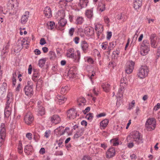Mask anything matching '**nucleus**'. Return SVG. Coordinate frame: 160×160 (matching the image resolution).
I'll list each match as a JSON object with an SVG mask.
<instances>
[{"instance_id": "obj_16", "label": "nucleus", "mask_w": 160, "mask_h": 160, "mask_svg": "<svg viewBox=\"0 0 160 160\" xmlns=\"http://www.w3.org/2000/svg\"><path fill=\"white\" fill-rule=\"evenodd\" d=\"M45 16L47 18H49L52 17V11L50 8L49 7H46L43 10Z\"/></svg>"}, {"instance_id": "obj_56", "label": "nucleus", "mask_w": 160, "mask_h": 160, "mask_svg": "<svg viewBox=\"0 0 160 160\" xmlns=\"http://www.w3.org/2000/svg\"><path fill=\"white\" fill-rule=\"evenodd\" d=\"M46 41L44 38H42L40 39V44L41 45H43L46 44Z\"/></svg>"}, {"instance_id": "obj_24", "label": "nucleus", "mask_w": 160, "mask_h": 160, "mask_svg": "<svg viewBox=\"0 0 160 160\" xmlns=\"http://www.w3.org/2000/svg\"><path fill=\"white\" fill-rule=\"evenodd\" d=\"M149 51V48H146L143 46H141L140 53L142 55H146L148 53Z\"/></svg>"}, {"instance_id": "obj_57", "label": "nucleus", "mask_w": 160, "mask_h": 160, "mask_svg": "<svg viewBox=\"0 0 160 160\" xmlns=\"http://www.w3.org/2000/svg\"><path fill=\"white\" fill-rule=\"evenodd\" d=\"M112 36V33L111 32H108L107 34V38L108 40H109Z\"/></svg>"}, {"instance_id": "obj_18", "label": "nucleus", "mask_w": 160, "mask_h": 160, "mask_svg": "<svg viewBox=\"0 0 160 160\" xmlns=\"http://www.w3.org/2000/svg\"><path fill=\"white\" fill-rule=\"evenodd\" d=\"M142 0H136L133 2V7L135 9H138L142 5Z\"/></svg>"}, {"instance_id": "obj_37", "label": "nucleus", "mask_w": 160, "mask_h": 160, "mask_svg": "<svg viewBox=\"0 0 160 160\" xmlns=\"http://www.w3.org/2000/svg\"><path fill=\"white\" fill-rule=\"evenodd\" d=\"M85 62H87L89 64H92L94 63V61L93 59L89 57H87L84 58Z\"/></svg>"}, {"instance_id": "obj_8", "label": "nucleus", "mask_w": 160, "mask_h": 160, "mask_svg": "<svg viewBox=\"0 0 160 160\" xmlns=\"http://www.w3.org/2000/svg\"><path fill=\"white\" fill-rule=\"evenodd\" d=\"M13 101L12 93L11 92H9L7 93L6 98V106H11L12 103Z\"/></svg>"}, {"instance_id": "obj_29", "label": "nucleus", "mask_w": 160, "mask_h": 160, "mask_svg": "<svg viewBox=\"0 0 160 160\" xmlns=\"http://www.w3.org/2000/svg\"><path fill=\"white\" fill-rule=\"evenodd\" d=\"M76 53V54L74 55V61L76 62H79L81 57V52L79 50H77Z\"/></svg>"}, {"instance_id": "obj_30", "label": "nucleus", "mask_w": 160, "mask_h": 160, "mask_svg": "<svg viewBox=\"0 0 160 160\" xmlns=\"http://www.w3.org/2000/svg\"><path fill=\"white\" fill-rule=\"evenodd\" d=\"M102 87L103 90L106 92H109L110 89V85L108 83H103Z\"/></svg>"}, {"instance_id": "obj_50", "label": "nucleus", "mask_w": 160, "mask_h": 160, "mask_svg": "<svg viewBox=\"0 0 160 160\" xmlns=\"http://www.w3.org/2000/svg\"><path fill=\"white\" fill-rule=\"evenodd\" d=\"M108 43V42H103L101 45L102 48L103 50H105L107 48Z\"/></svg>"}, {"instance_id": "obj_35", "label": "nucleus", "mask_w": 160, "mask_h": 160, "mask_svg": "<svg viewBox=\"0 0 160 160\" xmlns=\"http://www.w3.org/2000/svg\"><path fill=\"white\" fill-rule=\"evenodd\" d=\"M70 51H72L71 49H70L69 51H68L66 53L67 56L68 57L72 58L74 61V54L73 53H71Z\"/></svg>"}, {"instance_id": "obj_27", "label": "nucleus", "mask_w": 160, "mask_h": 160, "mask_svg": "<svg viewBox=\"0 0 160 160\" xmlns=\"http://www.w3.org/2000/svg\"><path fill=\"white\" fill-rule=\"evenodd\" d=\"M98 9L101 12L104 11L105 9V4L102 2H99L98 5Z\"/></svg>"}, {"instance_id": "obj_40", "label": "nucleus", "mask_w": 160, "mask_h": 160, "mask_svg": "<svg viewBox=\"0 0 160 160\" xmlns=\"http://www.w3.org/2000/svg\"><path fill=\"white\" fill-rule=\"evenodd\" d=\"M134 65L135 63L134 62L132 61H129L127 62L126 65V67H129V68L132 67V68H134Z\"/></svg>"}, {"instance_id": "obj_20", "label": "nucleus", "mask_w": 160, "mask_h": 160, "mask_svg": "<svg viewBox=\"0 0 160 160\" xmlns=\"http://www.w3.org/2000/svg\"><path fill=\"white\" fill-rule=\"evenodd\" d=\"M85 15L88 18L90 19L92 18L93 16V8L86 10Z\"/></svg>"}, {"instance_id": "obj_19", "label": "nucleus", "mask_w": 160, "mask_h": 160, "mask_svg": "<svg viewBox=\"0 0 160 160\" xmlns=\"http://www.w3.org/2000/svg\"><path fill=\"white\" fill-rule=\"evenodd\" d=\"M88 0H79L78 6L82 9L86 7L88 3Z\"/></svg>"}, {"instance_id": "obj_54", "label": "nucleus", "mask_w": 160, "mask_h": 160, "mask_svg": "<svg viewBox=\"0 0 160 160\" xmlns=\"http://www.w3.org/2000/svg\"><path fill=\"white\" fill-rule=\"evenodd\" d=\"M42 83V78H40L38 79L37 81V82L36 84V86H37L38 85H41Z\"/></svg>"}, {"instance_id": "obj_51", "label": "nucleus", "mask_w": 160, "mask_h": 160, "mask_svg": "<svg viewBox=\"0 0 160 160\" xmlns=\"http://www.w3.org/2000/svg\"><path fill=\"white\" fill-rule=\"evenodd\" d=\"M26 137L29 140H31L32 139V134L31 133H28L26 134Z\"/></svg>"}, {"instance_id": "obj_9", "label": "nucleus", "mask_w": 160, "mask_h": 160, "mask_svg": "<svg viewBox=\"0 0 160 160\" xmlns=\"http://www.w3.org/2000/svg\"><path fill=\"white\" fill-rule=\"evenodd\" d=\"M77 114L76 111L73 108L67 111L68 117L69 119H74L76 116Z\"/></svg>"}, {"instance_id": "obj_22", "label": "nucleus", "mask_w": 160, "mask_h": 160, "mask_svg": "<svg viewBox=\"0 0 160 160\" xmlns=\"http://www.w3.org/2000/svg\"><path fill=\"white\" fill-rule=\"evenodd\" d=\"M84 21V18L82 17L77 16L75 18V23L76 24H82Z\"/></svg>"}, {"instance_id": "obj_14", "label": "nucleus", "mask_w": 160, "mask_h": 160, "mask_svg": "<svg viewBox=\"0 0 160 160\" xmlns=\"http://www.w3.org/2000/svg\"><path fill=\"white\" fill-rule=\"evenodd\" d=\"M50 120L52 123L56 124L60 122L61 119L58 115H54L51 117Z\"/></svg>"}, {"instance_id": "obj_45", "label": "nucleus", "mask_w": 160, "mask_h": 160, "mask_svg": "<svg viewBox=\"0 0 160 160\" xmlns=\"http://www.w3.org/2000/svg\"><path fill=\"white\" fill-rule=\"evenodd\" d=\"M64 128V127H63L62 126L59 127L55 130V132L58 135V133L61 132L62 130Z\"/></svg>"}, {"instance_id": "obj_13", "label": "nucleus", "mask_w": 160, "mask_h": 160, "mask_svg": "<svg viewBox=\"0 0 160 160\" xmlns=\"http://www.w3.org/2000/svg\"><path fill=\"white\" fill-rule=\"evenodd\" d=\"M66 100L64 95H58L56 98L55 100L57 103L60 105L64 103Z\"/></svg>"}, {"instance_id": "obj_38", "label": "nucleus", "mask_w": 160, "mask_h": 160, "mask_svg": "<svg viewBox=\"0 0 160 160\" xmlns=\"http://www.w3.org/2000/svg\"><path fill=\"white\" fill-rule=\"evenodd\" d=\"M16 72H13L12 74V84L13 86H15L16 83Z\"/></svg>"}, {"instance_id": "obj_7", "label": "nucleus", "mask_w": 160, "mask_h": 160, "mask_svg": "<svg viewBox=\"0 0 160 160\" xmlns=\"http://www.w3.org/2000/svg\"><path fill=\"white\" fill-rule=\"evenodd\" d=\"M18 45L20 46L19 49H21L23 48H28V45L29 44V42L27 41L25 38H23L22 40L18 41Z\"/></svg>"}, {"instance_id": "obj_12", "label": "nucleus", "mask_w": 160, "mask_h": 160, "mask_svg": "<svg viewBox=\"0 0 160 160\" xmlns=\"http://www.w3.org/2000/svg\"><path fill=\"white\" fill-rule=\"evenodd\" d=\"M24 91L25 95L28 97H31L33 95L32 87L26 86L24 88Z\"/></svg>"}, {"instance_id": "obj_4", "label": "nucleus", "mask_w": 160, "mask_h": 160, "mask_svg": "<svg viewBox=\"0 0 160 160\" xmlns=\"http://www.w3.org/2000/svg\"><path fill=\"white\" fill-rule=\"evenodd\" d=\"M6 134L5 124L3 123H2L0 128V147H1L4 143Z\"/></svg>"}, {"instance_id": "obj_31", "label": "nucleus", "mask_w": 160, "mask_h": 160, "mask_svg": "<svg viewBox=\"0 0 160 160\" xmlns=\"http://www.w3.org/2000/svg\"><path fill=\"white\" fill-rule=\"evenodd\" d=\"M95 30L96 31H103V26L102 24L98 23H95Z\"/></svg>"}, {"instance_id": "obj_34", "label": "nucleus", "mask_w": 160, "mask_h": 160, "mask_svg": "<svg viewBox=\"0 0 160 160\" xmlns=\"http://www.w3.org/2000/svg\"><path fill=\"white\" fill-rule=\"evenodd\" d=\"M95 75V72L93 71L91 73H90L88 75L89 78L92 83H93V79L96 78Z\"/></svg>"}, {"instance_id": "obj_52", "label": "nucleus", "mask_w": 160, "mask_h": 160, "mask_svg": "<svg viewBox=\"0 0 160 160\" xmlns=\"http://www.w3.org/2000/svg\"><path fill=\"white\" fill-rule=\"evenodd\" d=\"M156 41H151V46L153 48H156Z\"/></svg>"}, {"instance_id": "obj_41", "label": "nucleus", "mask_w": 160, "mask_h": 160, "mask_svg": "<svg viewBox=\"0 0 160 160\" xmlns=\"http://www.w3.org/2000/svg\"><path fill=\"white\" fill-rule=\"evenodd\" d=\"M47 25L48 26V28L52 30L55 26V23L51 21L47 23Z\"/></svg>"}, {"instance_id": "obj_11", "label": "nucleus", "mask_w": 160, "mask_h": 160, "mask_svg": "<svg viewBox=\"0 0 160 160\" xmlns=\"http://www.w3.org/2000/svg\"><path fill=\"white\" fill-rule=\"evenodd\" d=\"M80 46L83 52L85 53H86L89 48L88 44L85 41L83 40L81 42Z\"/></svg>"}, {"instance_id": "obj_17", "label": "nucleus", "mask_w": 160, "mask_h": 160, "mask_svg": "<svg viewBox=\"0 0 160 160\" xmlns=\"http://www.w3.org/2000/svg\"><path fill=\"white\" fill-rule=\"evenodd\" d=\"M11 113V106H6L4 109V116L6 118H8Z\"/></svg>"}, {"instance_id": "obj_42", "label": "nucleus", "mask_w": 160, "mask_h": 160, "mask_svg": "<svg viewBox=\"0 0 160 160\" xmlns=\"http://www.w3.org/2000/svg\"><path fill=\"white\" fill-rule=\"evenodd\" d=\"M50 58L51 60H54L56 58L55 53L52 51H50L49 53Z\"/></svg>"}, {"instance_id": "obj_60", "label": "nucleus", "mask_w": 160, "mask_h": 160, "mask_svg": "<svg viewBox=\"0 0 160 160\" xmlns=\"http://www.w3.org/2000/svg\"><path fill=\"white\" fill-rule=\"evenodd\" d=\"M96 31L97 36V37L98 38H99V37H100V35H103V34L102 33V32L103 31Z\"/></svg>"}, {"instance_id": "obj_58", "label": "nucleus", "mask_w": 160, "mask_h": 160, "mask_svg": "<svg viewBox=\"0 0 160 160\" xmlns=\"http://www.w3.org/2000/svg\"><path fill=\"white\" fill-rule=\"evenodd\" d=\"M106 114L105 113H102L100 114L96 115V117L97 118H100L102 117H104L106 116Z\"/></svg>"}, {"instance_id": "obj_33", "label": "nucleus", "mask_w": 160, "mask_h": 160, "mask_svg": "<svg viewBox=\"0 0 160 160\" xmlns=\"http://www.w3.org/2000/svg\"><path fill=\"white\" fill-rule=\"evenodd\" d=\"M67 23V20L64 18H62L59 20L58 22L59 25L62 27L65 26Z\"/></svg>"}, {"instance_id": "obj_39", "label": "nucleus", "mask_w": 160, "mask_h": 160, "mask_svg": "<svg viewBox=\"0 0 160 160\" xmlns=\"http://www.w3.org/2000/svg\"><path fill=\"white\" fill-rule=\"evenodd\" d=\"M46 61V58L40 59L38 64L39 66L41 68L43 67Z\"/></svg>"}, {"instance_id": "obj_26", "label": "nucleus", "mask_w": 160, "mask_h": 160, "mask_svg": "<svg viewBox=\"0 0 160 160\" xmlns=\"http://www.w3.org/2000/svg\"><path fill=\"white\" fill-rule=\"evenodd\" d=\"M38 116H42L45 114V110L44 108L42 106H40L38 108L37 111Z\"/></svg>"}, {"instance_id": "obj_47", "label": "nucleus", "mask_w": 160, "mask_h": 160, "mask_svg": "<svg viewBox=\"0 0 160 160\" xmlns=\"http://www.w3.org/2000/svg\"><path fill=\"white\" fill-rule=\"evenodd\" d=\"M120 50L118 49V50H116V51L113 52V54L114 56V57L117 58L118 57V55L120 53Z\"/></svg>"}, {"instance_id": "obj_49", "label": "nucleus", "mask_w": 160, "mask_h": 160, "mask_svg": "<svg viewBox=\"0 0 160 160\" xmlns=\"http://www.w3.org/2000/svg\"><path fill=\"white\" fill-rule=\"evenodd\" d=\"M74 31L75 28H71L69 29V34L70 36L72 37L73 35Z\"/></svg>"}, {"instance_id": "obj_36", "label": "nucleus", "mask_w": 160, "mask_h": 160, "mask_svg": "<svg viewBox=\"0 0 160 160\" xmlns=\"http://www.w3.org/2000/svg\"><path fill=\"white\" fill-rule=\"evenodd\" d=\"M141 46H143L146 48H149L150 44L148 41L147 40H143Z\"/></svg>"}, {"instance_id": "obj_15", "label": "nucleus", "mask_w": 160, "mask_h": 160, "mask_svg": "<svg viewBox=\"0 0 160 160\" xmlns=\"http://www.w3.org/2000/svg\"><path fill=\"white\" fill-rule=\"evenodd\" d=\"M29 12L28 11L25 12V13L21 17V22L22 24H24L27 22L28 18L29 16Z\"/></svg>"}, {"instance_id": "obj_53", "label": "nucleus", "mask_w": 160, "mask_h": 160, "mask_svg": "<svg viewBox=\"0 0 160 160\" xmlns=\"http://www.w3.org/2000/svg\"><path fill=\"white\" fill-rule=\"evenodd\" d=\"M160 108V103H158L157 104L155 105L153 108V110L154 111H157Z\"/></svg>"}, {"instance_id": "obj_62", "label": "nucleus", "mask_w": 160, "mask_h": 160, "mask_svg": "<svg viewBox=\"0 0 160 160\" xmlns=\"http://www.w3.org/2000/svg\"><path fill=\"white\" fill-rule=\"evenodd\" d=\"M94 51L97 54V57H98V59H99L101 58L100 53L97 49H95Z\"/></svg>"}, {"instance_id": "obj_46", "label": "nucleus", "mask_w": 160, "mask_h": 160, "mask_svg": "<svg viewBox=\"0 0 160 160\" xmlns=\"http://www.w3.org/2000/svg\"><path fill=\"white\" fill-rule=\"evenodd\" d=\"M150 39L151 41H156L157 40V35L155 34H152L150 36Z\"/></svg>"}, {"instance_id": "obj_63", "label": "nucleus", "mask_w": 160, "mask_h": 160, "mask_svg": "<svg viewBox=\"0 0 160 160\" xmlns=\"http://www.w3.org/2000/svg\"><path fill=\"white\" fill-rule=\"evenodd\" d=\"M50 134V131H46L44 133V137L47 138H48Z\"/></svg>"}, {"instance_id": "obj_28", "label": "nucleus", "mask_w": 160, "mask_h": 160, "mask_svg": "<svg viewBox=\"0 0 160 160\" xmlns=\"http://www.w3.org/2000/svg\"><path fill=\"white\" fill-rule=\"evenodd\" d=\"M110 142L113 146H117L119 144V140L118 138H114L110 141Z\"/></svg>"}, {"instance_id": "obj_3", "label": "nucleus", "mask_w": 160, "mask_h": 160, "mask_svg": "<svg viewBox=\"0 0 160 160\" xmlns=\"http://www.w3.org/2000/svg\"><path fill=\"white\" fill-rule=\"evenodd\" d=\"M145 126L148 131H152L154 130L156 126L155 119L154 118H148L146 122Z\"/></svg>"}, {"instance_id": "obj_32", "label": "nucleus", "mask_w": 160, "mask_h": 160, "mask_svg": "<svg viewBox=\"0 0 160 160\" xmlns=\"http://www.w3.org/2000/svg\"><path fill=\"white\" fill-rule=\"evenodd\" d=\"M69 90V88L68 86L62 87L60 91V93L62 94H65L67 93Z\"/></svg>"}, {"instance_id": "obj_64", "label": "nucleus", "mask_w": 160, "mask_h": 160, "mask_svg": "<svg viewBox=\"0 0 160 160\" xmlns=\"http://www.w3.org/2000/svg\"><path fill=\"white\" fill-rule=\"evenodd\" d=\"M82 160H92V159L89 156H85L83 157Z\"/></svg>"}, {"instance_id": "obj_6", "label": "nucleus", "mask_w": 160, "mask_h": 160, "mask_svg": "<svg viewBox=\"0 0 160 160\" xmlns=\"http://www.w3.org/2000/svg\"><path fill=\"white\" fill-rule=\"evenodd\" d=\"M7 83L4 82L2 86L0 88V98H4L6 94L7 89Z\"/></svg>"}, {"instance_id": "obj_61", "label": "nucleus", "mask_w": 160, "mask_h": 160, "mask_svg": "<svg viewBox=\"0 0 160 160\" xmlns=\"http://www.w3.org/2000/svg\"><path fill=\"white\" fill-rule=\"evenodd\" d=\"M78 102H80L82 103H84L86 102V100L84 98H82L78 100Z\"/></svg>"}, {"instance_id": "obj_5", "label": "nucleus", "mask_w": 160, "mask_h": 160, "mask_svg": "<svg viewBox=\"0 0 160 160\" xmlns=\"http://www.w3.org/2000/svg\"><path fill=\"white\" fill-rule=\"evenodd\" d=\"M34 118L32 113L29 112L26 113L24 116V121L27 125L31 124L33 122Z\"/></svg>"}, {"instance_id": "obj_43", "label": "nucleus", "mask_w": 160, "mask_h": 160, "mask_svg": "<svg viewBox=\"0 0 160 160\" xmlns=\"http://www.w3.org/2000/svg\"><path fill=\"white\" fill-rule=\"evenodd\" d=\"M22 144L20 142H19L18 146V152L21 154L22 152Z\"/></svg>"}, {"instance_id": "obj_48", "label": "nucleus", "mask_w": 160, "mask_h": 160, "mask_svg": "<svg viewBox=\"0 0 160 160\" xmlns=\"http://www.w3.org/2000/svg\"><path fill=\"white\" fill-rule=\"evenodd\" d=\"M92 114H93L92 113H89L87 114L86 116V118L88 119V120L91 121L92 119Z\"/></svg>"}, {"instance_id": "obj_21", "label": "nucleus", "mask_w": 160, "mask_h": 160, "mask_svg": "<svg viewBox=\"0 0 160 160\" xmlns=\"http://www.w3.org/2000/svg\"><path fill=\"white\" fill-rule=\"evenodd\" d=\"M24 152L27 155H29L32 150V146L27 145L25 146L24 148Z\"/></svg>"}, {"instance_id": "obj_10", "label": "nucleus", "mask_w": 160, "mask_h": 160, "mask_svg": "<svg viewBox=\"0 0 160 160\" xmlns=\"http://www.w3.org/2000/svg\"><path fill=\"white\" fill-rule=\"evenodd\" d=\"M115 151L114 148H109L106 152V157L107 158H109L113 157L115 155Z\"/></svg>"}, {"instance_id": "obj_1", "label": "nucleus", "mask_w": 160, "mask_h": 160, "mask_svg": "<svg viewBox=\"0 0 160 160\" xmlns=\"http://www.w3.org/2000/svg\"><path fill=\"white\" fill-rule=\"evenodd\" d=\"M132 139V141H133L137 144H139L143 143V141L142 136L141 134L137 131H135L132 132L131 135L127 138L128 140Z\"/></svg>"}, {"instance_id": "obj_55", "label": "nucleus", "mask_w": 160, "mask_h": 160, "mask_svg": "<svg viewBox=\"0 0 160 160\" xmlns=\"http://www.w3.org/2000/svg\"><path fill=\"white\" fill-rule=\"evenodd\" d=\"M115 47L114 43L113 42H112L109 43V45L108 47V49L111 50Z\"/></svg>"}, {"instance_id": "obj_2", "label": "nucleus", "mask_w": 160, "mask_h": 160, "mask_svg": "<svg viewBox=\"0 0 160 160\" xmlns=\"http://www.w3.org/2000/svg\"><path fill=\"white\" fill-rule=\"evenodd\" d=\"M149 69L146 66H142L139 69L138 76L140 78H144L147 76Z\"/></svg>"}, {"instance_id": "obj_44", "label": "nucleus", "mask_w": 160, "mask_h": 160, "mask_svg": "<svg viewBox=\"0 0 160 160\" xmlns=\"http://www.w3.org/2000/svg\"><path fill=\"white\" fill-rule=\"evenodd\" d=\"M133 69L134 68H132V67H131L130 68H129V67H126L125 72L126 73H127L128 74L132 72Z\"/></svg>"}, {"instance_id": "obj_25", "label": "nucleus", "mask_w": 160, "mask_h": 160, "mask_svg": "<svg viewBox=\"0 0 160 160\" xmlns=\"http://www.w3.org/2000/svg\"><path fill=\"white\" fill-rule=\"evenodd\" d=\"M84 129L83 128H81L76 133L74 134V138H77L82 136L83 133Z\"/></svg>"}, {"instance_id": "obj_23", "label": "nucleus", "mask_w": 160, "mask_h": 160, "mask_svg": "<svg viewBox=\"0 0 160 160\" xmlns=\"http://www.w3.org/2000/svg\"><path fill=\"white\" fill-rule=\"evenodd\" d=\"M109 123L108 119H105L100 123V127L101 129H104L106 128Z\"/></svg>"}, {"instance_id": "obj_59", "label": "nucleus", "mask_w": 160, "mask_h": 160, "mask_svg": "<svg viewBox=\"0 0 160 160\" xmlns=\"http://www.w3.org/2000/svg\"><path fill=\"white\" fill-rule=\"evenodd\" d=\"M80 38L78 37H76L73 39V41L76 44H78L79 42Z\"/></svg>"}]
</instances>
